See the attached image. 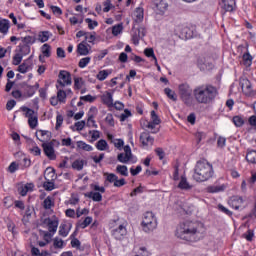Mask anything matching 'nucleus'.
<instances>
[{
  "mask_svg": "<svg viewBox=\"0 0 256 256\" xmlns=\"http://www.w3.org/2000/svg\"><path fill=\"white\" fill-rule=\"evenodd\" d=\"M175 237L186 243H197L205 237V225L197 221L180 222L176 227Z\"/></svg>",
  "mask_w": 256,
  "mask_h": 256,
  "instance_id": "1",
  "label": "nucleus"
},
{
  "mask_svg": "<svg viewBox=\"0 0 256 256\" xmlns=\"http://www.w3.org/2000/svg\"><path fill=\"white\" fill-rule=\"evenodd\" d=\"M217 95V88L212 85H200L193 89V97L201 105H211Z\"/></svg>",
  "mask_w": 256,
  "mask_h": 256,
  "instance_id": "2",
  "label": "nucleus"
},
{
  "mask_svg": "<svg viewBox=\"0 0 256 256\" xmlns=\"http://www.w3.org/2000/svg\"><path fill=\"white\" fill-rule=\"evenodd\" d=\"M213 175H215L213 164L209 163L207 159L197 161L193 174L194 181L204 183V181H209V179L213 178Z\"/></svg>",
  "mask_w": 256,
  "mask_h": 256,
  "instance_id": "3",
  "label": "nucleus"
},
{
  "mask_svg": "<svg viewBox=\"0 0 256 256\" xmlns=\"http://www.w3.org/2000/svg\"><path fill=\"white\" fill-rule=\"evenodd\" d=\"M178 93L181 101L186 107H191V105H193V89L188 83L179 84Z\"/></svg>",
  "mask_w": 256,
  "mask_h": 256,
  "instance_id": "4",
  "label": "nucleus"
},
{
  "mask_svg": "<svg viewBox=\"0 0 256 256\" xmlns=\"http://www.w3.org/2000/svg\"><path fill=\"white\" fill-rule=\"evenodd\" d=\"M144 233H153L157 229V217L153 212H145L141 222Z\"/></svg>",
  "mask_w": 256,
  "mask_h": 256,
  "instance_id": "5",
  "label": "nucleus"
},
{
  "mask_svg": "<svg viewBox=\"0 0 256 256\" xmlns=\"http://www.w3.org/2000/svg\"><path fill=\"white\" fill-rule=\"evenodd\" d=\"M90 189L92 191L86 193L85 197L97 203L103 201V195L101 193H105V187L99 186V183H92L90 184Z\"/></svg>",
  "mask_w": 256,
  "mask_h": 256,
  "instance_id": "6",
  "label": "nucleus"
},
{
  "mask_svg": "<svg viewBox=\"0 0 256 256\" xmlns=\"http://www.w3.org/2000/svg\"><path fill=\"white\" fill-rule=\"evenodd\" d=\"M239 85L246 97H256V91L253 90V86L251 85V81H249V79L241 77L239 79Z\"/></svg>",
  "mask_w": 256,
  "mask_h": 256,
  "instance_id": "7",
  "label": "nucleus"
},
{
  "mask_svg": "<svg viewBox=\"0 0 256 256\" xmlns=\"http://www.w3.org/2000/svg\"><path fill=\"white\" fill-rule=\"evenodd\" d=\"M71 73H69L67 70H61L58 74V80L56 82V89H59V87H67L71 85Z\"/></svg>",
  "mask_w": 256,
  "mask_h": 256,
  "instance_id": "8",
  "label": "nucleus"
},
{
  "mask_svg": "<svg viewBox=\"0 0 256 256\" xmlns=\"http://www.w3.org/2000/svg\"><path fill=\"white\" fill-rule=\"evenodd\" d=\"M23 111H25V117L28 119L30 129H35L39 125V117L35 110L25 107Z\"/></svg>",
  "mask_w": 256,
  "mask_h": 256,
  "instance_id": "9",
  "label": "nucleus"
},
{
  "mask_svg": "<svg viewBox=\"0 0 256 256\" xmlns=\"http://www.w3.org/2000/svg\"><path fill=\"white\" fill-rule=\"evenodd\" d=\"M139 141L142 149H149L155 143V138L151 136L149 131L141 132Z\"/></svg>",
  "mask_w": 256,
  "mask_h": 256,
  "instance_id": "10",
  "label": "nucleus"
},
{
  "mask_svg": "<svg viewBox=\"0 0 256 256\" xmlns=\"http://www.w3.org/2000/svg\"><path fill=\"white\" fill-rule=\"evenodd\" d=\"M42 149L44 151V155H46L50 161H55V159H57V154H55V147H53V142L42 143Z\"/></svg>",
  "mask_w": 256,
  "mask_h": 256,
  "instance_id": "11",
  "label": "nucleus"
},
{
  "mask_svg": "<svg viewBox=\"0 0 256 256\" xmlns=\"http://www.w3.org/2000/svg\"><path fill=\"white\" fill-rule=\"evenodd\" d=\"M228 205L236 211H239V209L243 210V208L245 207V200L241 196H232L228 200Z\"/></svg>",
  "mask_w": 256,
  "mask_h": 256,
  "instance_id": "12",
  "label": "nucleus"
},
{
  "mask_svg": "<svg viewBox=\"0 0 256 256\" xmlns=\"http://www.w3.org/2000/svg\"><path fill=\"white\" fill-rule=\"evenodd\" d=\"M111 233L114 239L121 241L125 239V235H127V228L123 224H120L117 228H114Z\"/></svg>",
  "mask_w": 256,
  "mask_h": 256,
  "instance_id": "13",
  "label": "nucleus"
},
{
  "mask_svg": "<svg viewBox=\"0 0 256 256\" xmlns=\"http://www.w3.org/2000/svg\"><path fill=\"white\" fill-rule=\"evenodd\" d=\"M147 35V29L143 26H140L133 34H132V43L135 45H139V41L143 39Z\"/></svg>",
  "mask_w": 256,
  "mask_h": 256,
  "instance_id": "14",
  "label": "nucleus"
},
{
  "mask_svg": "<svg viewBox=\"0 0 256 256\" xmlns=\"http://www.w3.org/2000/svg\"><path fill=\"white\" fill-rule=\"evenodd\" d=\"M45 222L47 223L49 233L55 235L59 228V218L54 216L53 218L46 219Z\"/></svg>",
  "mask_w": 256,
  "mask_h": 256,
  "instance_id": "15",
  "label": "nucleus"
},
{
  "mask_svg": "<svg viewBox=\"0 0 256 256\" xmlns=\"http://www.w3.org/2000/svg\"><path fill=\"white\" fill-rule=\"evenodd\" d=\"M73 229V224L71 222H62L59 226L58 235L60 237H67Z\"/></svg>",
  "mask_w": 256,
  "mask_h": 256,
  "instance_id": "16",
  "label": "nucleus"
},
{
  "mask_svg": "<svg viewBox=\"0 0 256 256\" xmlns=\"http://www.w3.org/2000/svg\"><path fill=\"white\" fill-rule=\"evenodd\" d=\"M38 89H39V82H36L35 85H29V84L24 85L23 87L24 97H28V98L33 97V95L37 93Z\"/></svg>",
  "mask_w": 256,
  "mask_h": 256,
  "instance_id": "17",
  "label": "nucleus"
},
{
  "mask_svg": "<svg viewBox=\"0 0 256 256\" xmlns=\"http://www.w3.org/2000/svg\"><path fill=\"white\" fill-rule=\"evenodd\" d=\"M36 138L41 143H46L47 141L51 140V131L49 130H37L36 131Z\"/></svg>",
  "mask_w": 256,
  "mask_h": 256,
  "instance_id": "18",
  "label": "nucleus"
},
{
  "mask_svg": "<svg viewBox=\"0 0 256 256\" xmlns=\"http://www.w3.org/2000/svg\"><path fill=\"white\" fill-rule=\"evenodd\" d=\"M145 19V10L143 7H137L133 12V21L134 23H143Z\"/></svg>",
  "mask_w": 256,
  "mask_h": 256,
  "instance_id": "19",
  "label": "nucleus"
},
{
  "mask_svg": "<svg viewBox=\"0 0 256 256\" xmlns=\"http://www.w3.org/2000/svg\"><path fill=\"white\" fill-rule=\"evenodd\" d=\"M197 65L200 71H211L213 69V63L208 62L205 58H199Z\"/></svg>",
  "mask_w": 256,
  "mask_h": 256,
  "instance_id": "20",
  "label": "nucleus"
},
{
  "mask_svg": "<svg viewBox=\"0 0 256 256\" xmlns=\"http://www.w3.org/2000/svg\"><path fill=\"white\" fill-rule=\"evenodd\" d=\"M35 189V184L26 183L18 188V193L21 197H27V193L32 192Z\"/></svg>",
  "mask_w": 256,
  "mask_h": 256,
  "instance_id": "21",
  "label": "nucleus"
},
{
  "mask_svg": "<svg viewBox=\"0 0 256 256\" xmlns=\"http://www.w3.org/2000/svg\"><path fill=\"white\" fill-rule=\"evenodd\" d=\"M103 105H106V107H113V93L106 91L101 97H100Z\"/></svg>",
  "mask_w": 256,
  "mask_h": 256,
  "instance_id": "22",
  "label": "nucleus"
},
{
  "mask_svg": "<svg viewBox=\"0 0 256 256\" xmlns=\"http://www.w3.org/2000/svg\"><path fill=\"white\" fill-rule=\"evenodd\" d=\"M77 53L81 56L89 55V45L86 41H82L77 45Z\"/></svg>",
  "mask_w": 256,
  "mask_h": 256,
  "instance_id": "23",
  "label": "nucleus"
},
{
  "mask_svg": "<svg viewBox=\"0 0 256 256\" xmlns=\"http://www.w3.org/2000/svg\"><path fill=\"white\" fill-rule=\"evenodd\" d=\"M33 69V64L30 61H24L22 64H20L17 68V71L19 73L25 74L29 73Z\"/></svg>",
  "mask_w": 256,
  "mask_h": 256,
  "instance_id": "24",
  "label": "nucleus"
},
{
  "mask_svg": "<svg viewBox=\"0 0 256 256\" xmlns=\"http://www.w3.org/2000/svg\"><path fill=\"white\" fill-rule=\"evenodd\" d=\"M178 189H181L182 191H189L190 189H193V186L189 184L187 181V177L181 176L180 182L178 184Z\"/></svg>",
  "mask_w": 256,
  "mask_h": 256,
  "instance_id": "25",
  "label": "nucleus"
},
{
  "mask_svg": "<svg viewBox=\"0 0 256 256\" xmlns=\"http://www.w3.org/2000/svg\"><path fill=\"white\" fill-rule=\"evenodd\" d=\"M156 11L159 15H163L167 11V7H169V4L167 2L160 0L155 3Z\"/></svg>",
  "mask_w": 256,
  "mask_h": 256,
  "instance_id": "26",
  "label": "nucleus"
},
{
  "mask_svg": "<svg viewBox=\"0 0 256 256\" xmlns=\"http://www.w3.org/2000/svg\"><path fill=\"white\" fill-rule=\"evenodd\" d=\"M91 223H93V217L87 216L83 221H78L76 227L78 229H87Z\"/></svg>",
  "mask_w": 256,
  "mask_h": 256,
  "instance_id": "27",
  "label": "nucleus"
},
{
  "mask_svg": "<svg viewBox=\"0 0 256 256\" xmlns=\"http://www.w3.org/2000/svg\"><path fill=\"white\" fill-rule=\"evenodd\" d=\"M51 37H53V33L50 31H40L38 34V41H40V43H47Z\"/></svg>",
  "mask_w": 256,
  "mask_h": 256,
  "instance_id": "28",
  "label": "nucleus"
},
{
  "mask_svg": "<svg viewBox=\"0 0 256 256\" xmlns=\"http://www.w3.org/2000/svg\"><path fill=\"white\" fill-rule=\"evenodd\" d=\"M242 61L244 67H251V65H253V56H251L249 50H247V52L242 55Z\"/></svg>",
  "mask_w": 256,
  "mask_h": 256,
  "instance_id": "29",
  "label": "nucleus"
},
{
  "mask_svg": "<svg viewBox=\"0 0 256 256\" xmlns=\"http://www.w3.org/2000/svg\"><path fill=\"white\" fill-rule=\"evenodd\" d=\"M17 53L25 57V55H29L31 53V47L26 44L20 43L17 49Z\"/></svg>",
  "mask_w": 256,
  "mask_h": 256,
  "instance_id": "30",
  "label": "nucleus"
},
{
  "mask_svg": "<svg viewBox=\"0 0 256 256\" xmlns=\"http://www.w3.org/2000/svg\"><path fill=\"white\" fill-rule=\"evenodd\" d=\"M246 161L251 165H256V150H247Z\"/></svg>",
  "mask_w": 256,
  "mask_h": 256,
  "instance_id": "31",
  "label": "nucleus"
},
{
  "mask_svg": "<svg viewBox=\"0 0 256 256\" xmlns=\"http://www.w3.org/2000/svg\"><path fill=\"white\" fill-rule=\"evenodd\" d=\"M57 100L59 101V103H67V92H65V90H63V88L59 87V89H57Z\"/></svg>",
  "mask_w": 256,
  "mask_h": 256,
  "instance_id": "32",
  "label": "nucleus"
},
{
  "mask_svg": "<svg viewBox=\"0 0 256 256\" xmlns=\"http://www.w3.org/2000/svg\"><path fill=\"white\" fill-rule=\"evenodd\" d=\"M95 147L98 151H107L109 149V144L107 143V140L100 139L96 144Z\"/></svg>",
  "mask_w": 256,
  "mask_h": 256,
  "instance_id": "33",
  "label": "nucleus"
},
{
  "mask_svg": "<svg viewBox=\"0 0 256 256\" xmlns=\"http://www.w3.org/2000/svg\"><path fill=\"white\" fill-rule=\"evenodd\" d=\"M20 41L22 42V44L27 45L28 47H31V45H34L37 39L35 38V36H25V37H21Z\"/></svg>",
  "mask_w": 256,
  "mask_h": 256,
  "instance_id": "34",
  "label": "nucleus"
},
{
  "mask_svg": "<svg viewBox=\"0 0 256 256\" xmlns=\"http://www.w3.org/2000/svg\"><path fill=\"white\" fill-rule=\"evenodd\" d=\"M85 160L82 159H76L72 163V169H75L76 171H83V167H85Z\"/></svg>",
  "mask_w": 256,
  "mask_h": 256,
  "instance_id": "35",
  "label": "nucleus"
},
{
  "mask_svg": "<svg viewBox=\"0 0 256 256\" xmlns=\"http://www.w3.org/2000/svg\"><path fill=\"white\" fill-rule=\"evenodd\" d=\"M235 9H237V4L235 2V0H226L225 2V11L227 12H233L235 11Z\"/></svg>",
  "mask_w": 256,
  "mask_h": 256,
  "instance_id": "36",
  "label": "nucleus"
},
{
  "mask_svg": "<svg viewBox=\"0 0 256 256\" xmlns=\"http://www.w3.org/2000/svg\"><path fill=\"white\" fill-rule=\"evenodd\" d=\"M9 20L3 19L0 21V33H3L4 35L9 32Z\"/></svg>",
  "mask_w": 256,
  "mask_h": 256,
  "instance_id": "37",
  "label": "nucleus"
},
{
  "mask_svg": "<svg viewBox=\"0 0 256 256\" xmlns=\"http://www.w3.org/2000/svg\"><path fill=\"white\" fill-rule=\"evenodd\" d=\"M109 75H111L110 70H100L96 75V79H98V81H105V79H107Z\"/></svg>",
  "mask_w": 256,
  "mask_h": 256,
  "instance_id": "38",
  "label": "nucleus"
},
{
  "mask_svg": "<svg viewBox=\"0 0 256 256\" xmlns=\"http://www.w3.org/2000/svg\"><path fill=\"white\" fill-rule=\"evenodd\" d=\"M232 123L235 127H243L245 125V118L243 116H234L232 117Z\"/></svg>",
  "mask_w": 256,
  "mask_h": 256,
  "instance_id": "39",
  "label": "nucleus"
},
{
  "mask_svg": "<svg viewBox=\"0 0 256 256\" xmlns=\"http://www.w3.org/2000/svg\"><path fill=\"white\" fill-rule=\"evenodd\" d=\"M43 207L46 210L55 207V201H53V198L51 196L46 197V199L43 201Z\"/></svg>",
  "mask_w": 256,
  "mask_h": 256,
  "instance_id": "40",
  "label": "nucleus"
},
{
  "mask_svg": "<svg viewBox=\"0 0 256 256\" xmlns=\"http://www.w3.org/2000/svg\"><path fill=\"white\" fill-rule=\"evenodd\" d=\"M243 239H246V241H248L249 243H251V241H253V239L255 238V231L253 229H248L243 235H242Z\"/></svg>",
  "mask_w": 256,
  "mask_h": 256,
  "instance_id": "41",
  "label": "nucleus"
},
{
  "mask_svg": "<svg viewBox=\"0 0 256 256\" xmlns=\"http://www.w3.org/2000/svg\"><path fill=\"white\" fill-rule=\"evenodd\" d=\"M78 149H82V151H93V146L87 144L84 141H78L77 142Z\"/></svg>",
  "mask_w": 256,
  "mask_h": 256,
  "instance_id": "42",
  "label": "nucleus"
},
{
  "mask_svg": "<svg viewBox=\"0 0 256 256\" xmlns=\"http://www.w3.org/2000/svg\"><path fill=\"white\" fill-rule=\"evenodd\" d=\"M116 172L122 175L123 177L129 176V170L127 169V166L125 165H118L116 167Z\"/></svg>",
  "mask_w": 256,
  "mask_h": 256,
  "instance_id": "43",
  "label": "nucleus"
},
{
  "mask_svg": "<svg viewBox=\"0 0 256 256\" xmlns=\"http://www.w3.org/2000/svg\"><path fill=\"white\" fill-rule=\"evenodd\" d=\"M164 93L171 101H177V94L171 88H165Z\"/></svg>",
  "mask_w": 256,
  "mask_h": 256,
  "instance_id": "44",
  "label": "nucleus"
},
{
  "mask_svg": "<svg viewBox=\"0 0 256 256\" xmlns=\"http://www.w3.org/2000/svg\"><path fill=\"white\" fill-rule=\"evenodd\" d=\"M86 126H88L89 128H94L97 129V122L95 121V116H93L92 114H88V119L86 122Z\"/></svg>",
  "mask_w": 256,
  "mask_h": 256,
  "instance_id": "45",
  "label": "nucleus"
},
{
  "mask_svg": "<svg viewBox=\"0 0 256 256\" xmlns=\"http://www.w3.org/2000/svg\"><path fill=\"white\" fill-rule=\"evenodd\" d=\"M156 125H159V124H157L153 121H146L144 123V127H146V129H151L152 133H154V134L159 133V128L155 129Z\"/></svg>",
  "mask_w": 256,
  "mask_h": 256,
  "instance_id": "46",
  "label": "nucleus"
},
{
  "mask_svg": "<svg viewBox=\"0 0 256 256\" xmlns=\"http://www.w3.org/2000/svg\"><path fill=\"white\" fill-rule=\"evenodd\" d=\"M64 246H65V242L63 241V239L59 237H55L53 239V247L55 249H63Z\"/></svg>",
  "mask_w": 256,
  "mask_h": 256,
  "instance_id": "47",
  "label": "nucleus"
},
{
  "mask_svg": "<svg viewBox=\"0 0 256 256\" xmlns=\"http://www.w3.org/2000/svg\"><path fill=\"white\" fill-rule=\"evenodd\" d=\"M123 33V24H117L112 27V35L117 37Z\"/></svg>",
  "mask_w": 256,
  "mask_h": 256,
  "instance_id": "48",
  "label": "nucleus"
},
{
  "mask_svg": "<svg viewBox=\"0 0 256 256\" xmlns=\"http://www.w3.org/2000/svg\"><path fill=\"white\" fill-rule=\"evenodd\" d=\"M85 23H87L88 29H90V31H93V29H95V27H99V22H97V20H93L91 18H86Z\"/></svg>",
  "mask_w": 256,
  "mask_h": 256,
  "instance_id": "49",
  "label": "nucleus"
},
{
  "mask_svg": "<svg viewBox=\"0 0 256 256\" xmlns=\"http://www.w3.org/2000/svg\"><path fill=\"white\" fill-rule=\"evenodd\" d=\"M43 189H45V191H53V189H55V182L47 179V181L43 183Z\"/></svg>",
  "mask_w": 256,
  "mask_h": 256,
  "instance_id": "50",
  "label": "nucleus"
},
{
  "mask_svg": "<svg viewBox=\"0 0 256 256\" xmlns=\"http://www.w3.org/2000/svg\"><path fill=\"white\" fill-rule=\"evenodd\" d=\"M224 189H225V185H221V186H208L207 187L208 193H219L221 191H224Z\"/></svg>",
  "mask_w": 256,
  "mask_h": 256,
  "instance_id": "51",
  "label": "nucleus"
},
{
  "mask_svg": "<svg viewBox=\"0 0 256 256\" xmlns=\"http://www.w3.org/2000/svg\"><path fill=\"white\" fill-rule=\"evenodd\" d=\"M89 135H91V143H94V141H97V139H100L101 132L99 130H89Z\"/></svg>",
  "mask_w": 256,
  "mask_h": 256,
  "instance_id": "52",
  "label": "nucleus"
},
{
  "mask_svg": "<svg viewBox=\"0 0 256 256\" xmlns=\"http://www.w3.org/2000/svg\"><path fill=\"white\" fill-rule=\"evenodd\" d=\"M89 63H91V57L81 58L78 63V67H80V69H85V67H87V65H89Z\"/></svg>",
  "mask_w": 256,
  "mask_h": 256,
  "instance_id": "53",
  "label": "nucleus"
},
{
  "mask_svg": "<svg viewBox=\"0 0 256 256\" xmlns=\"http://www.w3.org/2000/svg\"><path fill=\"white\" fill-rule=\"evenodd\" d=\"M117 159L119 163H129V161H131V156H128L125 153H120L118 154Z\"/></svg>",
  "mask_w": 256,
  "mask_h": 256,
  "instance_id": "54",
  "label": "nucleus"
},
{
  "mask_svg": "<svg viewBox=\"0 0 256 256\" xmlns=\"http://www.w3.org/2000/svg\"><path fill=\"white\" fill-rule=\"evenodd\" d=\"M144 55H146L147 57H151L153 61L157 63V56H155V51L153 50V48H146L144 50Z\"/></svg>",
  "mask_w": 256,
  "mask_h": 256,
  "instance_id": "55",
  "label": "nucleus"
},
{
  "mask_svg": "<svg viewBox=\"0 0 256 256\" xmlns=\"http://www.w3.org/2000/svg\"><path fill=\"white\" fill-rule=\"evenodd\" d=\"M41 50L44 57H51V45L46 43L41 47Z\"/></svg>",
  "mask_w": 256,
  "mask_h": 256,
  "instance_id": "56",
  "label": "nucleus"
},
{
  "mask_svg": "<svg viewBox=\"0 0 256 256\" xmlns=\"http://www.w3.org/2000/svg\"><path fill=\"white\" fill-rule=\"evenodd\" d=\"M104 175L106 176V182H108V183L115 184V181H117V179H119V177L113 173H105Z\"/></svg>",
  "mask_w": 256,
  "mask_h": 256,
  "instance_id": "57",
  "label": "nucleus"
},
{
  "mask_svg": "<svg viewBox=\"0 0 256 256\" xmlns=\"http://www.w3.org/2000/svg\"><path fill=\"white\" fill-rule=\"evenodd\" d=\"M95 35H97V33H95V32H92V33L87 32L85 41L88 42V43H92V45H93L95 43V40L97 39Z\"/></svg>",
  "mask_w": 256,
  "mask_h": 256,
  "instance_id": "58",
  "label": "nucleus"
},
{
  "mask_svg": "<svg viewBox=\"0 0 256 256\" xmlns=\"http://www.w3.org/2000/svg\"><path fill=\"white\" fill-rule=\"evenodd\" d=\"M103 13H109L111 9L113 8V4L111 3V0H106L103 2Z\"/></svg>",
  "mask_w": 256,
  "mask_h": 256,
  "instance_id": "59",
  "label": "nucleus"
},
{
  "mask_svg": "<svg viewBox=\"0 0 256 256\" xmlns=\"http://www.w3.org/2000/svg\"><path fill=\"white\" fill-rule=\"evenodd\" d=\"M30 153L34 157H41V148H39V146L37 145L33 146L32 148H30Z\"/></svg>",
  "mask_w": 256,
  "mask_h": 256,
  "instance_id": "60",
  "label": "nucleus"
},
{
  "mask_svg": "<svg viewBox=\"0 0 256 256\" xmlns=\"http://www.w3.org/2000/svg\"><path fill=\"white\" fill-rule=\"evenodd\" d=\"M23 61V56L19 52H17L13 57V65H21Z\"/></svg>",
  "mask_w": 256,
  "mask_h": 256,
  "instance_id": "61",
  "label": "nucleus"
},
{
  "mask_svg": "<svg viewBox=\"0 0 256 256\" xmlns=\"http://www.w3.org/2000/svg\"><path fill=\"white\" fill-rule=\"evenodd\" d=\"M62 125H63V115L58 114L56 116V126H55L56 131H59Z\"/></svg>",
  "mask_w": 256,
  "mask_h": 256,
  "instance_id": "62",
  "label": "nucleus"
},
{
  "mask_svg": "<svg viewBox=\"0 0 256 256\" xmlns=\"http://www.w3.org/2000/svg\"><path fill=\"white\" fill-rule=\"evenodd\" d=\"M113 144L116 149H119V151H121L123 149V145H125V142L123 141V139H114Z\"/></svg>",
  "mask_w": 256,
  "mask_h": 256,
  "instance_id": "63",
  "label": "nucleus"
},
{
  "mask_svg": "<svg viewBox=\"0 0 256 256\" xmlns=\"http://www.w3.org/2000/svg\"><path fill=\"white\" fill-rule=\"evenodd\" d=\"M131 110L129 109H125L124 113H122L120 115V121H127V119H129V117H131Z\"/></svg>",
  "mask_w": 256,
  "mask_h": 256,
  "instance_id": "64",
  "label": "nucleus"
}]
</instances>
